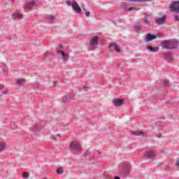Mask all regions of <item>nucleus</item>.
<instances>
[{"instance_id": "nucleus-41", "label": "nucleus", "mask_w": 179, "mask_h": 179, "mask_svg": "<svg viewBox=\"0 0 179 179\" xmlns=\"http://www.w3.org/2000/svg\"><path fill=\"white\" fill-rule=\"evenodd\" d=\"M158 131H163V127H158Z\"/></svg>"}, {"instance_id": "nucleus-30", "label": "nucleus", "mask_w": 179, "mask_h": 179, "mask_svg": "<svg viewBox=\"0 0 179 179\" xmlns=\"http://www.w3.org/2000/svg\"><path fill=\"white\" fill-rule=\"evenodd\" d=\"M122 8L123 9H127L128 8V5H127V3H124L122 6Z\"/></svg>"}, {"instance_id": "nucleus-33", "label": "nucleus", "mask_w": 179, "mask_h": 179, "mask_svg": "<svg viewBox=\"0 0 179 179\" xmlns=\"http://www.w3.org/2000/svg\"><path fill=\"white\" fill-rule=\"evenodd\" d=\"M66 5H68L69 6H71H71H72V2H71L70 1H67Z\"/></svg>"}, {"instance_id": "nucleus-19", "label": "nucleus", "mask_w": 179, "mask_h": 179, "mask_svg": "<svg viewBox=\"0 0 179 179\" xmlns=\"http://www.w3.org/2000/svg\"><path fill=\"white\" fill-rule=\"evenodd\" d=\"M46 18L50 23H54V22L55 21V17H54V15H48Z\"/></svg>"}, {"instance_id": "nucleus-7", "label": "nucleus", "mask_w": 179, "mask_h": 179, "mask_svg": "<svg viewBox=\"0 0 179 179\" xmlns=\"http://www.w3.org/2000/svg\"><path fill=\"white\" fill-rule=\"evenodd\" d=\"M144 157H147V159H155L156 157V153H155L153 150H145Z\"/></svg>"}, {"instance_id": "nucleus-42", "label": "nucleus", "mask_w": 179, "mask_h": 179, "mask_svg": "<svg viewBox=\"0 0 179 179\" xmlns=\"http://www.w3.org/2000/svg\"><path fill=\"white\" fill-rule=\"evenodd\" d=\"M84 155H89V151L85 150V151L84 152Z\"/></svg>"}, {"instance_id": "nucleus-11", "label": "nucleus", "mask_w": 179, "mask_h": 179, "mask_svg": "<svg viewBox=\"0 0 179 179\" xmlns=\"http://www.w3.org/2000/svg\"><path fill=\"white\" fill-rule=\"evenodd\" d=\"M70 149H71V150L79 151V150H82V146H80V145H78L76 147V143L75 141H73L70 144Z\"/></svg>"}, {"instance_id": "nucleus-2", "label": "nucleus", "mask_w": 179, "mask_h": 179, "mask_svg": "<svg viewBox=\"0 0 179 179\" xmlns=\"http://www.w3.org/2000/svg\"><path fill=\"white\" fill-rule=\"evenodd\" d=\"M57 54H61L62 59L64 61H68L69 59V52H65L64 51V46L61 43L58 44V46L56 48Z\"/></svg>"}, {"instance_id": "nucleus-35", "label": "nucleus", "mask_w": 179, "mask_h": 179, "mask_svg": "<svg viewBox=\"0 0 179 179\" xmlns=\"http://www.w3.org/2000/svg\"><path fill=\"white\" fill-rule=\"evenodd\" d=\"M157 37H162V36H163V34H162V33H159V34H157V35H155Z\"/></svg>"}, {"instance_id": "nucleus-37", "label": "nucleus", "mask_w": 179, "mask_h": 179, "mask_svg": "<svg viewBox=\"0 0 179 179\" xmlns=\"http://www.w3.org/2000/svg\"><path fill=\"white\" fill-rule=\"evenodd\" d=\"M81 8H82L83 10H84L85 12L86 8H85V6L83 4L81 6Z\"/></svg>"}, {"instance_id": "nucleus-13", "label": "nucleus", "mask_w": 179, "mask_h": 179, "mask_svg": "<svg viewBox=\"0 0 179 179\" xmlns=\"http://www.w3.org/2000/svg\"><path fill=\"white\" fill-rule=\"evenodd\" d=\"M36 1L28 2L24 4V9L30 10V9H31V8H34V6H36Z\"/></svg>"}, {"instance_id": "nucleus-48", "label": "nucleus", "mask_w": 179, "mask_h": 179, "mask_svg": "<svg viewBox=\"0 0 179 179\" xmlns=\"http://www.w3.org/2000/svg\"><path fill=\"white\" fill-rule=\"evenodd\" d=\"M0 90H1V87H0Z\"/></svg>"}, {"instance_id": "nucleus-6", "label": "nucleus", "mask_w": 179, "mask_h": 179, "mask_svg": "<svg viewBox=\"0 0 179 179\" xmlns=\"http://www.w3.org/2000/svg\"><path fill=\"white\" fill-rule=\"evenodd\" d=\"M11 18L13 20H22V19H23V14H22L19 10H15L12 13Z\"/></svg>"}, {"instance_id": "nucleus-32", "label": "nucleus", "mask_w": 179, "mask_h": 179, "mask_svg": "<svg viewBox=\"0 0 179 179\" xmlns=\"http://www.w3.org/2000/svg\"><path fill=\"white\" fill-rule=\"evenodd\" d=\"M144 16V19H148V17H150V14L145 13Z\"/></svg>"}, {"instance_id": "nucleus-46", "label": "nucleus", "mask_w": 179, "mask_h": 179, "mask_svg": "<svg viewBox=\"0 0 179 179\" xmlns=\"http://www.w3.org/2000/svg\"><path fill=\"white\" fill-rule=\"evenodd\" d=\"M8 1H10V2H14L15 1V0H8Z\"/></svg>"}, {"instance_id": "nucleus-47", "label": "nucleus", "mask_w": 179, "mask_h": 179, "mask_svg": "<svg viewBox=\"0 0 179 179\" xmlns=\"http://www.w3.org/2000/svg\"><path fill=\"white\" fill-rule=\"evenodd\" d=\"M57 136H59V138H61V134H58Z\"/></svg>"}, {"instance_id": "nucleus-28", "label": "nucleus", "mask_w": 179, "mask_h": 179, "mask_svg": "<svg viewBox=\"0 0 179 179\" xmlns=\"http://www.w3.org/2000/svg\"><path fill=\"white\" fill-rule=\"evenodd\" d=\"M169 84H170V82H169V80H165L164 81V86H169Z\"/></svg>"}, {"instance_id": "nucleus-4", "label": "nucleus", "mask_w": 179, "mask_h": 179, "mask_svg": "<svg viewBox=\"0 0 179 179\" xmlns=\"http://www.w3.org/2000/svg\"><path fill=\"white\" fill-rule=\"evenodd\" d=\"M129 172V166L128 164H122L120 168L118 174L119 176H122L123 177H127L128 173Z\"/></svg>"}, {"instance_id": "nucleus-20", "label": "nucleus", "mask_w": 179, "mask_h": 179, "mask_svg": "<svg viewBox=\"0 0 179 179\" xmlns=\"http://www.w3.org/2000/svg\"><path fill=\"white\" fill-rule=\"evenodd\" d=\"M134 28L135 31H141V30H142V25L135 23Z\"/></svg>"}, {"instance_id": "nucleus-43", "label": "nucleus", "mask_w": 179, "mask_h": 179, "mask_svg": "<svg viewBox=\"0 0 179 179\" xmlns=\"http://www.w3.org/2000/svg\"><path fill=\"white\" fill-rule=\"evenodd\" d=\"M3 92L4 93V94H6V93L8 92L7 90L3 91Z\"/></svg>"}, {"instance_id": "nucleus-3", "label": "nucleus", "mask_w": 179, "mask_h": 179, "mask_svg": "<svg viewBox=\"0 0 179 179\" xmlns=\"http://www.w3.org/2000/svg\"><path fill=\"white\" fill-rule=\"evenodd\" d=\"M98 44H99V36H94L90 41V43L87 47V50L93 51L96 50V45H98Z\"/></svg>"}, {"instance_id": "nucleus-8", "label": "nucleus", "mask_w": 179, "mask_h": 179, "mask_svg": "<svg viewBox=\"0 0 179 179\" xmlns=\"http://www.w3.org/2000/svg\"><path fill=\"white\" fill-rule=\"evenodd\" d=\"M131 134L134 135L135 136H141V138H145V136H148V132L138 130L133 131Z\"/></svg>"}, {"instance_id": "nucleus-39", "label": "nucleus", "mask_w": 179, "mask_h": 179, "mask_svg": "<svg viewBox=\"0 0 179 179\" xmlns=\"http://www.w3.org/2000/svg\"><path fill=\"white\" fill-rule=\"evenodd\" d=\"M155 125H162V122L158 121L157 123H155Z\"/></svg>"}, {"instance_id": "nucleus-22", "label": "nucleus", "mask_w": 179, "mask_h": 179, "mask_svg": "<svg viewBox=\"0 0 179 179\" xmlns=\"http://www.w3.org/2000/svg\"><path fill=\"white\" fill-rule=\"evenodd\" d=\"M144 24H146V26H151L152 22H150V21H149L148 18H144Z\"/></svg>"}, {"instance_id": "nucleus-26", "label": "nucleus", "mask_w": 179, "mask_h": 179, "mask_svg": "<svg viewBox=\"0 0 179 179\" xmlns=\"http://www.w3.org/2000/svg\"><path fill=\"white\" fill-rule=\"evenodd\" d=\"M57 174H62V173H64V170H62V168H58L56 170Z\"/></svg>"}, {"instance_id": "nucleus-12", "label": "nucleus", "mask_w": 179, "mask_h": 179, "mask_svg": "<svg viewBox=\"0 0 179 179\" xmlns=\"http://www.w3.org/2000/svg\"><path fill=\"white\" fill-rule=\"evenodd\" d=\"M73 97H75V94H73V92H71L66 95V99H62V103H69L71 99H73Z\"/></svg>"}, {"instance_id": "nucleus-27", "label": "nucleus", "mask_w": 179, "mask_h": 179, "mask_svg": "<svg viewBox=\"0 0 179 179\" xmlns=\"http://www.w3.org/2000/svg\"><path fill=\"white\" fill-rule=\"evenodd\" d=\"M129 12H131V10H139V8H136L135 7H130L128 8Z\"/></svg>"}, {"instance_id": "nucleus-18", "label": "nucleus", "mask_w": 179, "mask_h": 179, "mask_svg": "<svg viewBox=\"0 0 179 179\" xmlns=\"http://www.w3.org/2000/svg\"><path fill=\"white\" fill-rule=\"evenodd\" d=\"M147 50H149L150 52H157L159 51V47H152V46H147Z\"/></svg>"}, {"instance_id": "nucleus-23", "label": "nucleus", "mask_w": 179, "mask_h": 179, "mask_svg": "<svg viewBox=\"0 0 179 179\" xmlns=\"http://www.w3.org/2000/svg\"><path fill=\"white\" fill-rule=\"evenodd\" d=\"M29 173H27V172L22 173V178L27 179V178H29Z\"/></svg>"}, {"instance_id": "nucleus-36", "label": "nucleus", "mask_w": 179, "mask_h": 179, "mask_svg": "<svg viewBox=\"0 0 179 179\" xmlns=\"http://www.w3.org/2000/svg\"><path fill=\"white\" fill-rule=\"evenodd\" d=\"M85 16H87V17H89L90 16V13L89 12H85Z\"/></svg>"}, {"instance_id": "nucleus-25", "label": "nucleus", "mask_w": 179, "mask_h": 179, "mask_svg": "<svg viewBox=\"0 0 179 179\" xmlns=\"http://www.w3.org/2000/svg\"><path fill=\"white\" fill-rule=\"evenodd\" d=\"M33 87L34 89H38V87H40V84L38 83H34Z\"/></svg>"}, {"instance_id": "nucleus-34", "label": "nucleus", "mask_w": 179, "mask_h": 179, "mask_svg": "<svg viewBox=\"0 0 179 179\" xmlns=\"http://www.w3.org/2000/svg\"><path fill=\"white\" fill-rule=\"evenodd\" d=\"M50 138H52L53 141H56V138H55V136L54 135H50Z\"/></svg>"}, {"instance_id": "nucleus-15", "label": "nucleus", "mask_w": 179, "mask_h": 179, "mask_svg": "<svg viewBox=\"0 0 179 179\" xmlns=\"http://www.w3.org/2000/svg\"><path fill=\"white\" fill-rule=\"evenodd\" d=\"M109 49L115 50V51H116V52H121V50H120V47L116 43H111L109 45Z\"/></svg>"}, {"instance_id": "nucleus-9", "label": "nucleus", "mask_w": 179, "mask_h": 179, "mask_svg": "<svg viewBox=\"0 0 179 179\" xmlns=\"http://www.w3.org/2000/svg\"><path fill=\"white\" fill-rule=\"evenodd\" d=\"M156 38H157L156 35L148 33L145 35V43H149V41H152V40H155Z\"/></svg>"}, {"instance_id": "nucleus-5", "label": "nucleus", "mask_w": 179, "mask_h": 179, "mask_svg": "<svg viewBox=\"0 0 179 179\" xmlns=\"http://www.w3.org/2000/svg\"><path fill=\"white\" fill-rule=\"evenodd\" d=\"M169 9L171 12L179 13V1H172L169 5Z\"/></svg>"}, {"instance_id": "nucleus-29", "label": "nucleus", "mask_w": 179, "mask_h": 179, "mask_svg": "<svg viewBox=\"0 0 179 179\" xmlns=\"http://www.w3.org/2000/svg\"><path fill=\"white\" fill-rule=\"evenodd\" d=\"M38 131V125H35L34 127V132H37Z\"/></svg>"}, {"instance_id": "nucleus-1", "label": "nucleus", "mask_w": 179, "mask_h": 179, "mask_svg": "<svg viewBox=\"0 0 179 179\" xmlns=\"http://www.w3.org/2000/svg\"><path fill=\"white\" fill-rule=\"evenodd\" d=\"M161 45L163 50H177L178 48V41L174 39H167L162 41Z\"/></svg>"}, {"instance_id": "nucleus-24", "label": "nucleus", "mask_w": 179, "mask_h": 179, "mask_svg": "<svg viewBox=\"0 0 179 179\" xmlns=\"http://www.w3.org/2000/svg\"><path fill=\"white\" fill-rule=\"evenodd\" d=\"M6 146L5 143H0V150H3Z\"/></svg>"}, {"instance_id": "nucleus-31", "label": "nucleus", "mask_w": 179, "mask_h": 179, "mask_svg": "<svg viewBox=\"0 0 179 179\" xmlns=\"http://www.w3.org/2000/svg\"><path fill=\"white\" fill-rule=\"evenodd\" d=\"M174 19L176 22H178L179 21V16L178 15H174Z\"/></svg>"}, {"instance_id": "nucleus-45", "label": "nucleus", "mask_w": 179, "mask_h": 179, "mask_svg": "<svg viewBox=\"0 0 179 179\" xmlns=\"http://www.w3.org/2000/svg\"><path fill=\"white\" fill-rule=\"evenodd\" d=\"M86 89H87V87L84 86V90H86Z\"/></svg>"}, {"instance_id": "nucleus-44", "label": "nucleus", "mask_w": 179, "mask_h": 179, "mask_svg": "<svg viewBox=\"0 0 179 179\" xmlns=\"http://www.w3.org/2000/svg\"><path fill=\"white\" fill-rule=\"evenodd\" d=\"M114 179H121V178H120V177H118V176H116V177H115Z\"/></svg>"}, {"instance_id": "nucleus-14", "label": "nucleus", "mask_w": 179, "mask_h": 179, "mask_svg": "<svg viewBox=\"0 0 179 179\" xmlns=\"http://www.w3.org/2000/svg\"><path fill=\"white\" fill-rule=\"evenodd\" d=\"M113 103L116 107H120L124 104V100L120 99H114L113 100Z\"/></svg>"}, {"instance_id": "nucleus-21", "label": "nucleus", "mask_w": 179, "mask_h": 179, "mask_svg": "<svg viewBox=\"0 0 179 179\" xmlns=\"http://www.w3.org/2000/svg\"><path fill=\"white\" fill-rule=\"evenodd\" d=\"M26 83V80L22 78L17 80V85L21 86V85H24Z\"/></svg>"}, {"instance_id": "nucleus-40", "label": "nucleus", "mask_w": 179, "mask_h": 179, "mask_svg": "<svg viewBox=\"0 0 179 179\" xmlns=\"http://www.w3.org/2000/svg\"><path fill=\"white\" fill-rule=\"evenodd\" d=\"M156 137L157 138H162V134L159 133V134H157Z\"/></svg>"}, {"instance_id": "nucleus-10", "label": "nucleus", "mask_w": 179, "mask_h": 179, "mask_svg": "<svg viewBox=\"0 0 179 179\" xmlns=\"http://www.w3.org/2000/svg\"><path fill=\"white\" fill-rule=\"evenodd\" d=\"M72 8L73 10L76 12V13L80 14L82 12V9H80V7L79 5H78V3L74 1L72 3Z\"/></svg>"}, {"instance_id": "nucleus-17", "label": "nucleus", "mask_w": 179, "mask_h": 179, "mask_svg": "<svg viewBox=\"0 0 179 179\" xmlns=\"http://www.w3.org/2000/svg\"><path fill=\"white\" fill-rule=\"evenodd\" d=\"M164 59L166 61H171L173 59V55L171 53L164 54Z\"/></svg>"}, {"instance_id": "nucleus-16", "label": "nucleus", "mask_w": 179, "mask_h": 179, "mask_svg": "<svg viewBox=\"0 0 179 179\" xmlns=\"http://www.w3.org/2000/svg\"><path fill=\"white\" fill-rule=\"evenodd\" d=\"M154 22L157 24H163L166 22V15H163L161 18L155 19Z\"/></svg>"}, {"instance_id": "nucleus-38", "label": "nucleus", "mask_w": 179, "mask_h": 179, "mask_svg": "<svg viewBox=\"0 0 179 179\" xmlns=\"http://www.w3.org/2000/svg\"><path fill=\"white\" fill-rule=\"evenodd\" d=\"M3 72H8V67L3 69Z\"/></svg>"}]
</instances>
